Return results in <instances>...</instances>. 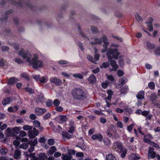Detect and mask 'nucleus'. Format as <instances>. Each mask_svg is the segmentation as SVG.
<instances>
[{"label":"nucleus","mask_w":160,"mask_h":160,"mask_svg":"<svg viewBox=\"0 0 160 160\" xmlns=\"http://www.w3.org/2000/svg\"><path fill=\"white\" fill-rule=\"evenodd\" d=\"M1 50L3 52H5L7 51L8 50L9 48L8 47L5 46H2L1 47Z\"/></svg>","instance_id":"e2e57ef3"},{"label":"nucleus","mask_w":160,"mask_h":160,"mask_svg":"<svg viewBox=\"0 0 160 160\" xmlns=\"http://www.w3.org/2000/svg\"><path fill=\"white\" fill-rule=\"evenodd\" d=\"M157 153L154 151L153 148L151 147L149 148V150L148 154V157L149 159H153L157 156Z\"/></svg>","instance_id":"39448f33"},{"label":"nucleus","mask_w":160,"mask_h":160,"mask_svg":"<svg viewBox=\"0 0 160 160\" xmlns=\"http://www.w3.org/2000/svg\"><path fill=\"white\" fill-rule=\"evenodd\" d=\"M62 134L63 137L69 139L70 138V135L67 132L65 131H63L62 132Z\"/></svg>","instance_id":"58836bf2"},{"label":"nucleus","mask_w":160,"mask_h":160,"mask_svg":"<svg viewBox=\"0 0 160 160\" xmlns=\"http://www.w3.org/2000/svg\"><path fill=\"white\" fill-rule=\"evenodd\" d=\"M35 111L36 114L37 115L39 116L46 112L47 110L45 108H36L35 109Z\"/></svg>","instance_id":"9b49d317"},{"label":"nucleus","mask_w":160,"mask_h":160,"mask_svg":"<svg viewBox=\"0 0 160 160\" xmlns=\"http://www.w3.org/2000/svg\"><path fill=\"white\" fill-rule=\"evenodd\" d=\"M72 94L74 98L80 101H84L86 99V94L82 89L74 88L72 90Z\"/></svg>","instance_id":"7ed1b4c3"},{"label":"nucleus","mask_w":160,"mask_h":160,"mask_svg":"<svg viewBox=\"0 0 160 160\" xmlns=\"http://www.w3.org/2000/svg\"><path fill=\"white\" fill-rule=\"evenodd\" d=\"M37 155L38 156V158L39 160H45V159L48 158L46 154L44 153H40Z\"/></svg>","instance_id":"5701e85b"},{"label":"nucleus","mask_w":160,"mask_h":160,"mask_svg":"<svg viewBox=\"0 0 160 160\" xmlns=\"http://www.w3.org/2000/svg\"><path fill=\"white\" fill-rule=\"evenodd\" d=\"M46 104L47 107H51L52 105V102L51 100L48 99L46 102Z\"/></svg>","instance_id":"864d4df0"},{"label":"nucleus","mask_w":160,"mask_h":160,"mask_svg":"<svg viewBox=\"0 0 160 160\" xmlns=\"http://www.w3.org/2000/svg\"><path fill=\"white\" fill-rule=\"evenodd\" d=\"M108 84H109V83L108 81H107L105 82L102 83V86L103 88H106L108 87Z\"/></svg>","instance_id":"69168bd1"},{"label":"nucleus","mask_w":160,"mask_h":160,"mask_svg":"<svg viewBox=\"0 0 160 160\" xmlns=\"http://www.w3.org/2000/svg\"><path fill=\"white\" fill-rule=\"evenodd\" d=\"M91 138L93 140H97L99 141H101L102 140V135L100 134L93 135L91 137Z\"/></svg>","instance_id":"2eb2a0df"},{"label":"nucleus","mask_w":160,"mask_h":160,"mask_svg":"<svg viewBox=\"0 0 160 160\" xmlns=\"http://www.w3.org/2000/svg\"><path fill=\"white\" fill-rule=\"evenodd\" d=\"M125 57L121 56L119 58V63L120 66H122L124 64V59Z\"/></svg>","instance_id":"473e14b6"},{"label":"nucleus","mask_w":160,"mask_h":160,"mask_svg":"<svg viewBox=\"0 0 160 160\" xmlns=\"http://www.w3.org/2000/svg\"><path fill=\"white\" fill-rule=\"evenodd\" d=\"M89 82L90 83H94L96 81V78L94 75L92 74L88 78V79Z\"/></svg>","instance_id":"b1692460"},{"label":"nucleus","mask_w":160,"mask_h":160,"mask_svg":"<svg viewBox=\"0 0 160 160\" xmlns=\"http://www.w3.org/2000/svg\"><path fill=\"white\" fill-rule=\"evenodd\" d=\"M20 127H16L12 128L13 131L14 132V134H18L19 132L20 131Z\"/></svg>","instance_id":"c9c22d12"},{"label":"nucleus","mask_w":160,"mask_h":160,"mask_svg":"<svg viewBox=\"0 0 160 160\" xmlns=\"http://www.w3.org/2000/svg\"><path fill=\"white\" fill-rule=\"evenodd\" d=\"M26 135V133L24 131H21L20 132L19 135L21 137H23L24 136H25Z\"/></svg>","instance_id":"774afa93"},{"label":"nucleus","mask_w":160,"mask_h":160,"mask_svg":"<svg viewBox=\"0 0 160 160\" xmlns=\"http://www.w3.org/2000/svg\"><path fill=\"white\" fill-rule=\"evenodd\" d=\"M140 158V156L138 154L135 153L131 154L128 158L130 160H138Z\"/></svg>","instance_id":"4468645a"},{"label":"nucleus","mask_w":160,"mask_h":160,"mask_svg":"<svg viewBox=\"0 0 160 160\" xmlns=\"http://www.w3.org/2000/svg\"><path fill=\"white\" fill-rule=\"evenodd\" d=\"M118 105L120 108H122L123 110L126 111V112L128 111L130 112H132L131 109L128 108L126 102H121L119 103Z\"/></svg>","instance_id":"6e6552de"},{"label":"nucleus","mask_w":160,"mask_h":160,"mask_svg":"<svg viewBox=\"0 0 160 160\" xmlns=\"http://www.w3.org/2000/svg\"><path fill=\"white\" fill-rule=\"evenodd\" d=\"M39 133V131L34 128L32 130L29 131L28 132V134L30 138H34L36 136H37Z\"/></svg>","instance_id":"0eeeda50"},{"label":"nucleus","mask_w":160,"mask_h":160,"mask_svg":"<svg viewBox=\"0 0 160 160\" xmlns=\"http://www.w3.org/2000/svg\"><path fill=\"white\" fill-rule=\"evenodd\" d=\"M53 104L56 107L58 106L60 104V101L58 99H55L53 102Z\"/></svg>","instance_id":"3c124183"},{"label":"nucleus","mask_w":160,"mask_h":160,"mask_svg":"<svg viewBox=\"0 0 160 160\" xmlns=\"http://www.w3.org/2000/svg\"><path fill=\"white\" fill-rule=\"evenodd\" d=\"M34 126L36 128H38L40 126V123L37 120H35L33 122Z\"/></svg>","instance_id":"a18cd8bd"},{"label":"nucleus","mask_w":160,"mask_h":160,"mask_svg":"<svg viewBox=\"0 0 160 160\" xmlns=\"http://www.w3.org/2000/svg\"><path fill=\"white\" fill-rule=\"evenodd\" d=\"M60 123H62L63 122L67 121L68 120V118L65 116H61L60 117Z\"/></svg>","instance_id":"2f4dec72"},{"label":"nucleus","mask_w":160,"mask_h":160,"mask_svg":"<svg viewBox=\"0 0 160 160\" xmlns=\"http://www.w3.org/2000/svg\"><path fill=\"white\" fill-rule=\"evenodd\" d=\"M58 63L61 65L65 64L68 63V62L65 60H62L58 61Z\"/></svg>","instance_id":"0e129e2a"},{"label":"nucleus","mask_w":160,"mask_h":160,"mask_svg":"<svg viewBox=\"0 0 160 160\" xmlns=\"http://www.w3.org/2000/svg\"><path fill=\"white\" fill-rule=\"evenodd\" d=\"M144 91H141L139 92L137 95V98L138 99H141L144 98Z\"/></svg>","instance_id":"393cba45"},{"label":"nucleus","mask_w":160,"mask_h":160,"mask_svg":"<svg viewBox=\"0 0 160 160\" xmlns=\"http://www.w3.org/2000/svg\"><path fill=\"white\" fill-rule=\"evenodd\" d=\"M107 93L108 94V96L106 98V99L110 100L111 98V96L112 94V92L111 90H109L108 91Z\"/></svg>","instance_id":"c03bdc74"},{"label":"nucleus","mask_w":160,"mask_h":160,"mask_svg":"<svg viewBox=\"0 0 160 160\" xmlns=\"http://www.w3.org/2000/svg\"><path fill=\"white\" fill-rule=\"evenodd\" d=\"M75 125L73 122L71 121V133L75 131Z\"/></svg>","instance_id":"49530a36"},{"label":"nucleus","mask_w":160,"mask_h":160,"mask_svg":"<svg viewBox=\"0 0 160 160\" xmlns=\"http://www.w3.org/2000/svg\"><path fill=\"white\" fill-rule=\"evenodd\" d=\"M56 111L58 112H62L63 110V108L61 106H57L55 108Z\"/></svg>","instance_id":"680f3d73"},{"label":"nucleus","mask_w":160,"mask_h":160,"mask_svg":"<svg viewBox=\"0 0 160 160\" xmlns=\"http://www.w3.org/2000/svg\"><path fill=\"white\" fill-rule=\"evenodd\" d=\"M113 146L117 150L120 152L122 151L123 148L122 143L119 142H115L113 143Z\"/></svg>","instance_id":"f8f14e48"},{"label":"nucleus","mask_w":160,"mask_h":160,"mask_svg":"<svg viewBox=\"0 0 160 160\" xmlns=\"http://www.w3.org/2000/svg\"><path fill=\"white\" fill-rule=\"evenodd\" d=\"M104 143L107 145H109L111 143L110 141L107 138H105L103 139Z\"/></svg>","instance_id":"5fc2aeb1"},{"label":"nucleus","mask_w":160,"mask_h":160,"mask_svg":"<svg viewBox=\"0 0 160 160\" xmlns=\"http://www.w3.org/2000/svg\"><path fill=\"white\" fill-rule=\"evenodd\" d=\"M153 21V18H149V21L148 22H146L147 26L148 28V29L150 32L152 31L153 30L152 24Z\"/></svg>","instance_id":"ddd939ff"},{"label":"nucleus","mask_w":160,"mask_h":160,"mask_svg":"<svg viewBox=\"0 0 160 160\" xmlns=\"http://www.w3.org/2000/svg\"><path fill=\"white\" fill-rule=\"evenodd\" d=\"M87 58L89 61L93 63L97 64L96 62L94 60L92 56L90 55H88L87 56Z\"/></svg>","instance_id":"79ce46f5"},{"label":"nucleus","mask_w":160,"mask_h":160,"mask_svg":"<svg viewBox=\"0 0 160 160\" xmlns=\"http://www.w3.org/2000/svg\"><path fill=\"white\" fill-rule=\"evenodd\" d=\"M150 145L153 146V147H154L155 148H156L158 149H159L160 148V147L159 146V145L156 143H154L153 142H150Z\"/></svg>","instance_id":"4d7b16f0"},{"label":"nucleus","mask_w":160,"mask_h":160,"mask_svg":"<svg viewBox=\"0 0 160 160\" xmlns=\"http://www.w3.org/2000/svg\"><path fill=\"white\" fill-rule=\"evenodd\" d=\"M121 152H122V151ZM122 153H121V156L122 158H124L126 156L127 151L126 149H122Z\"/></svg>","instance_id":"13d9d810"},{"label":"nucleus","mask_w":160,"mask_h":160,"mask_svg":"<svg viewBox=\"0 0 160 160\" xmlns=\"http://www.w3.org/2000/svg\"><path fill=\"white\" fill-rule=\"evenodd\" d=\"M102 41L103 42V47L104 48L101 50V52L102 53L106 52L107 50V47L109 45V42L108 41L107 37L106 36L103 35L102 37Z\"/></svg>","instance_id":"20e7f679"},{"label":"nucleus","mask_w":160,"mask_h":160,"mask_svg":"<svg viewBox=\"0 0 160 160\" xmlns=\"http://www.w3.org/2000/svg\"><path fill=\"white\" fill-rule=\"evenodd\" d=\"M18 81V78L15 77H12L9 79L8 83L10 85L14 84L15 83Z\"/></svg>","instance_id":"4be33fe9"},{"label":"nucleus","mask_w":160,"mask_h":160,"mask_svg":"<svg viewBox=\"0 0 160 160\" xmlns=\"http://www.w3.org/2000/svg\"><path fill=\"white\" fill-rule=\"evenodd\" d=\"M11 2L14 4L15 5L18 7H20L21 8L22 7V4L20 2H18L15 0H11Z\"/></svg>","instance_id":"c756f323"},{"label":"nucleus","mask_w":160,"mask_h":160,"mask_svg":"<svg viewBox=\"0 0 160 160\" xmlns=\"http://www.w3.org/2000/svg\"><path fill=\"white\" fill-rule=\"evenodd\" d=\"M94 41H90L92 45H95L96 44H100L102 42V38H95L94 39Z\"/></svg>","instance_id":"6ab92c4d"},{"label":"nucleus","mask_w":160,"mask_h":160,"mask_svg":"<svg viewBox=\"0 0 160 160\" xmlns=\"http://www.w3.org/2000/svg\"><path fill=\"white\" fill-rule=\"evenodd\" d=\"M13 11L12 9H10L6 11L4 13V15L5 16H8V15L12 13Z\"/></svg>","instance_id":"603ef678"},{"label":"nucleus","mask_w":160,"mask_h":160,"mask_svg":"<svg viewBox=\"0 0 160 160\" xmlns=\"http://www.w3.org/2000/svg\"><path fill=\"white\" fill-rule=\"evenodd\" d=\"M44 96L42 95H40L38 96L36 102L38 104H42L44 101Z\"/></svg>","instance_id":"a211bd4d"},{"label":"nucleus","mask_w":160,"mask_h":160,"mask_svg":"<svg viewBox=\"0 0 160 160\" xmlns=\"http://www.w3.org/2000/svg\"><path fill=\"white\" fill-rule=\"evenodd\" d=\"M109 65V63L108 62H104L102 65L100 66L101 68H106L108 67Z\"/></svg>","instance_id":"09e8293b"},{"label":"nucleus","mask_w":160,"mask_h":160,"mask_svg":"<svg viewBox=\"0 0 160 160\" xmlns=\"http://www.w3.org/2000/svg\"><path fill=\"white\" fill-rule=\"evenodd\" d=\"M148 86L151 89H154L155 88V84L154 82H150L148 83Z\"/></svg>","instance_id":"8fccbe9b"},{"label":"nucleus","mask_w":160,"mask_h":160,"mask_svg":"<svg viewBox=\"0 0 160 160\" xmlns=\"http://www.w3.org/2000/svg\"><path fill=\"white\" fill-rule=\"evenodd\" d=\"M54 141L52 139H50L48 141V143L50 145H52L54 144Z\"/></svg>","instance_id":"bf43d9fd"},{"label":"nucleus","mask_w":160,"mask_h":160,"mask_svg":"<svg viewBox=\"0 0 160 160\" xmlns=\"http://www.w3.org/2000/svg\"><path fill=\"white\" fill-rule=\"evenodd\" d=\"M157 97L156 93H152L150 97V99L152 101L155 100L157 98Z\"/></svg>","instance_id":"a19ab883"},{"label":"nucleus","mask_w":160,"mask_h":160,"mask_svg":"<svg viewBox=\"0 0 160 160\" xmlns=\"http://www.w3.org/2000/svg\"><path fill=\"white\" fill-rule=\"evenodd\" d=\"M21 77L25 78V79H27L28 81L30 80V78H29L28 76L26 73H23L21 74Z\"/></svg>","instance_id":"6e6d98bb"},{"label":"nucleus","mask_w":160,"mask_h":160,"mask_svg":"<svg viewBox=\"0 0 160 160\" xmlns=\"http://www.w3.org/2000/svg\"><path fill=\"white\" fill-rule=\"evenodd\" d=\"M19 1H22L23 4H25L26 7L29 9H31L32 10H36L37 8L34 6L32 4L29 2L30 0H18Z\"/></svg>","instance_id":"423d86ee"},{"label":"nucleus","mask_w":160,"mask_h":160,"mask_svg":"<svg viewBox=\"0 0 160 160\" xmlns=\"http://www.w3.org/2000/svg\"><path fill=\"white\" fill-rule=\"evenodd\" d=\"M18 53L23 59H26L27 62L32 65V68L34 69H37L42 66V62L38 60V56L36 54H34L33 57L31 59L32 55L27 50L21 49Z\"/></svg>","instance_id":"f03ea898"},{"label":"nucleus","mask_w":160,"mask_h":160,"mask_svg":"<svg viewBox=\"0 0 160 160\" xmlns=\"http://www.w3.org/2000/svg\"><path fill=\"white\" fill-rule=\"evenodd\" d=\"M32 128L31 126L24 125L23 127V129L25 130H31Z\"/></svg>","instance_id":"37998d69"},{"label":"nucleus","mask_w":160,"mask_h":160,"mask_svg":"<svg viewBox=\"0 0 160 160\" xmlns=\"http://www.w3.org/2000/svg\"><path fill=\"white\" fill-rule=\"evenodd\" d=\"M13 157L16 159L21 158V152L19 150H15Z\"/></svg>","instance_id":"aec40b11"},{"label":"nucleus","mask_w":160,"mask_h":160,"mask_svg":"<svg viewBox=\"0 0 160 160\" xmlns=\"http://www.w3.org/2000/svg\"><path fill=\"white\" fill-rule=\"evenodd\" d=\"M13 131L12 129H11L10 128H8L5 131V134L7 136H14L15 134Z\"/></svg>","instance_id":"dca6fc26"},{"label":"nucleus","mask_w":160,"mask_h":160,"mask_svg":"<svg viewBox=\"0 0 160 160\" xmlns=\"http://www.w3.org/2000/svg\"><path fill=\"white\" fill-rule=\"evenodd\" d=\"M51 82L53 83L56 85H59L62 84V82L59 78L56 77H52L50 79Z\"/></svg>","instance_id":"9d476101"},{"label":"nucleus","mask_w":160,"mask_h":160,"mask_svg":"<svg viewBox=\"0 0 160 160\" xmlns=\"http://www.w3.org/2000/svg\"><path fill=\"white\" fill-rule=\"evenodd\" d=\"M124 110L122 109L117 108L116 109L115 112L117 113H122L123 112Z\"/></svg>","instance_id":"338daca9"},{"label":"nucleus","mask_w":160,"mask_h":160,"mask_svg":"<svg viewBox=\"0 0 160 160\" xmlns=\"http://www.w3.org/2000/svg\"><path fill=\"white\" fill-rule=\"evenodd\" d=\"M28 144H29L30 145H32V146H35L37 145L38 143V140L37 138H35L33 141H29L28 142Z\"/></svg>","instance_id":"c85d7f7f"},{"label":"nucleus","mask_w":160,"mask_h":160,"mask_svg":"<svg viewBox=\"0 0 160 160\" xmlns=\"http://www.w3.org/2000/svg\"><path fill=\"white\" fill-rule=\"evenodd\" d=\"M91 29L92 31L94 33H98V32L97 28L94 26H91Z\"/></svg>","instance_id":"ea45409f"},{"label":"nucleus","mask_w":160,"mask_h":160,"mask_svg":"<svg viewBox=\"0 0 160 160\" xmlns=\"http://www.w3.org/2000/svg\"><path fill=\"white\" fill-rule=\"evenodd\" d=\"M8 152V150L7 148H3L2 147H0V153L2 154H5Z\"/></svg>","instance_id":"e433bc0d"},{"label":"nucleus","mask_w":160,"mask_h":160,"mask_svg":"<svg viewBox=\"0 0 160 160\" xmlns=\"http://www.w3.org/2000/svg\"><path fill=\"white\" fill-rule=\"evenodd\" d=\"M106 160H116V158L111 154H108L106 156Z\"/></svg>","instance_id":"7c9ffc66"},{"label":"nucleus","mask_w":160,"mask_h":160,"mask_svg":"<svg viewBox=\"0 0 160 160\" xmlns=\"http://www.w3.org/2000/svg\"><path fill=\"white\" fill-rule=\"evenodd\" d=\"M117 126L120 128H122L123 127V125L122 122L121 121H118L117 123Z\"/></svg>","instance_id":"052dcab7"},{"label":"nucleus","mask_w":160,"mask_h":160,"mask_svg":"<svg viewBox=\"0 0 160 160\" xmlns=\"http://www.w3.org/2000/svg\"><path fill=\"white\" fill-rule=\"evenodd\" d=\"M57 149L54 146H52L49 149V151L47 152V154L48 156H51L56 152Z\"/></svg>","instance_id":"f3484780"},{"label":"nucleus","mask_w":160,"mask_h":160,"mask_svg":"<svg viewBox=\"0 0 160 160\" xmlns=\"http://www.w3.org/2000/svg\"><path fill=\"white\" fill-rule=\"evenodd\" d=\"M119 46V45L118 44L112 43L107 53V55L110 63V65L112 67V68L110 69L111 71H116L118 67L116 62L112 60V58L115 59L118 58V56L121 54L118 51Z\"/></svg>","instance_id":"f257e3e1"},{"label":"nucleus","mask_w":160,"mask_h":160,"mask_svg":"<svg viewBox=\"0 0 160 160\" xmlns=\"http://www.w3.org/2000/svg\"><path fill=\"white\" fill-rule=\"evenodd\" d=\"M128 90V87L125 86L121 88L120 90L121 93L122 94H125L127 92Z\"/></svg>","instance_id":"f704fd0d"},{"label":"nucleus","mask_w":160,"mask_h":160,"mask_svg":"<svg viewBox=\"0 0 160 160\" xmlns=\"http://www.w3.org/2000/svg\"><path fill=\"white\" fill-rule=\"evenodd\" d=\"M12 99V98L10 97H7L2 101V104L3 105H6L8 104Z\"/></svg>","instance_id":"cd10ccee"},{"label":"nucleus","mask_w":160,"mask_h":160,"mask_svg":"<svg viewBox=\"0 0 160 160\" xmlns=\"http://www.w3.org/2000/svg\"><path fill=\"white\" fill-rule=\"evenodd\" d=\"M28 143H23L21 144L19 146L20 148H22L24 149H26L28 148Z\"/></svg>","instance_id":"4c0bfd02"},{"label":"nucleus","mask_w":160,"mask_h":160,"mask_svg":"<svg viewBox=\"0 0 160 160\" xmlns=\"http://www.w3.org/2000/svg\"><path fill=\"white\" fill-rule=\"evenodd\" d=\"M127 79L126 78H122L119 80L118 84L119 85L122 86L124 83L127 82Z\"/></svg>","instance_id":"bb28decb"},{"label":"nucleus","mask_w":160,"mask_h":160,"mask_svg":"<svg viewBox=\"0 0 160 160\" xmlns=\"http://www.w3.org/2000/svg\"><path fill=\"white\" fill-rule=\"evenodd\" d=\"M145 46V48L149 51L154 49L155 47V45L154 44L151 43L148 41L146 42Z\"/></svg>","instance_id":"1a4fd4ad"},{"label":"nucleus","mask_w":160,"mask_h":160,"mask_svg":"<svg viewBox=\"0 0 160 160\" xmlns=\"http://www.w3.org/2000/svg\"><path fill=\"white\" fill-rule=\"evenodd\" d=\"M8 18V16H2L0 17V24L4 25L6 24L7 22V20Z\"/></svg>","instance_id":"412c9836"},{"label":"nucleus","mask_w":160,"mask_h":160,"mask_svg":"<svg viewBox=\"0 0 160 160\" xmlns=\"http://www.w3.org/2000/svg\"><path fill=\"white\" fill-rule=\"evenodd\" d=\"M154 54L157 56H160V46L155 48L153 50Z\"/></svg>","instance_id":"a878e982"},{"label":"nucleus","mask_w":160,"mask_h":160,"mask_svg":"<svg viewBox=\"0 0 160 160\" xmlns=\"http://www.w3.org/2000/svg\"><path fill=\"white\" fill-rule=\"evenodd\" d=\"M107 78L108 80L110 81L111 83H112L114 82V78L112 75H107Z\"/></svg>","instance_id":"72a5a7b5"},{"label":"nucleus","mask_w":160,"mask_h":160,"mask_svg":"<svg viewBox=\"0 0 160 160\" xmlns=\"http://www.w3.org/2000/svg\"><path fill=\"white\" fill-rule=\"evenodd\" d=\"M73 76L75 78H77L79 79H82L83 78V76L82 74L80 73L74 74Z\"/></svg>","instance_id":"de8ad7c7"}]
</instances>
